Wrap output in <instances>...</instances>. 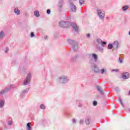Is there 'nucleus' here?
Instances as JSON below:
<instances>
[{
  "mask_svg": "<svg viewBox=\"0 0 130 130\" xmlns=\"http://www.w3.org/2000/svg\"><path fill=\"white\" fill-rule=\"evenodd\" d=\"M59 26L61 28H68V27L72 26L73 28L75 30L76 32H78V26H77L76 23L73 22L61 21L59 22Z\"/></svg>",
  "mask_w": 130,
  "mask_h": 130,
  "instance_id": "obj_1",
  "label": "nucleus"
},
{
  "mask_svg": "<svg viewBox=\"0 0 130 130\" xmlns=\"http://www.w3.org/2000/svg\"><path fill=\"white\" fill-rule=\"evenodd\" d=\"M96 47L98 48V49L99 50V51H103V47L105 46V45H106V42H103L102 41V40H101V39H98L96 40ZM99 45H102V46H100Z\"/></svg>",
  "mask_w": 130,
  "mask_h": 130,
  "instance_id": "obj_2",
  "label": "nucleus"
},
{
  "mask_svg": "<svg viewBox=\"0 0 130 130\" xmlns=\"http://www.w3.org/2000/svg\"><path fill=\"white\" fill-rule=\"evenodd\" d=\"M58 80L61 84H67L70 81V78L66 75H61L58 77Z\"/></svg>",
  "mask_w": 130,
  "mask_h": 130,
  "instance_id": "obj_3",
  "label": "nucleus"
},
{
  "mask_svg": "<svg viewBox=\"0 0 130 130\" xmlns=\"http://www.w3.org/2000/svg\"><path fill=\"white\" fill-rule=\"evenodd\" d=\"M14 88H16V86L14 85H10L9 86L7 87L5 89L0 91V96H3L4 94L8 93L11 89H14Z\"/></svg>",
  "mask_w": 130,
  "mask_h": 130,
  "instance_id": "obj_4",
  "label": "nucleus"
},
{
  "mask_svg": "<svg viewBox=\"0 0 130 130\" xmlns=\"http://www.w3.org/2000/svg\"><path fill=\"white\" fill-rule=\"evenodd\" d=\"M68 42L70 44H72L73 46V49L74 51H77L78 50V48H79V46L78 45V43L75 42L74 40L69 39L68 40Z\"/></svg>",
  "mask_w": 130,
  "mask_h": 130,
  "instance_id": "obj_5",
  "label": "nucleus"
},
{
  "mask_svg": "<svg viewBox=\"0 0 130 130\" xmlns=\"http://www.w3.org/2000/svg\"><path fill=\"white\" fill-rule=\"evenodd\" d=\"M98 16L101 20H102L105 17V12L103 11L100 9H98L96 10Z\"/></svg>",
  "mask_w": 130,
  "mask_h": 130,
  "instance_id": "obj_6",
  "label": "nucleus"
},
{
  "mask_svg": "<svg viewBox=\"0 0 130 130\" xmlns=\"http://www.w3.org/2000/svg\"><path fill=\"white\" fill-rule=\"evenodd\" d=\"M31 73H28L27 75L26 79L24 80L23 82V85H27L30 84V81H31Z\"/></svg>",
  "mask_w": 130,
  "mask_h": 130,
  "instance_id": "obj_7",
  "label": "nucleus"
},
{
  "mask_svg": "<svg viewBox=\"0 0 130 130\" xmlns=\"http://www.w3.org/2000/svg\"><path fill=\"white\" fill-rule=\"evenodd\" d=\"M91 67L92 70H93L94 73H99L100 72V70H99V68H98V67L95 64V63H93L91 64Z\"/></svg>",
  "mask_w": 130,
  "mask_h": 130,
  "instance_id": "obj_8",
  "label": "nucleus"
},
{
  "mask_svg": "<svg viewBox=\"0 0 130 130\" xmlns=\"http://www.w3.org/2000/svg\"><path fill=\"white\" fill-rule=\"evenodd\" d=\"M122 78L124 80H126V79H128L129 78V73L128 72H124L122 74Z\"/></svg>",
  "mask_w": 130,
  "mask_h": 130,
  "instance_id": "obj_9",
  "label": "nucleus"
},
{
  "mask_svg": "<svg viewBox=\"0 0 130 130\" xmlns=\"http://www.w3.org/2000/svg\"><path fill=\"white\" fill-rule=\"evenodd\" d=\"M13 12L15 14V15H17V16H19V15L21 14V10H19L18 8H15L14 9Z\"/></svg>",
  "mask_w": 130,
  "mask_h": 130,
  "instance_id": "obj_10",
  "label": "nucleus"
},
{
  "mask_svg": "<svg viewBox=\"0 0 130 130\" xmlns=\"http://www.w3.org/2000/svg\"><path fill=\"white\" fill-rule=\"evenodd\" d=\"M70 7L72 12H76V11H77V7H76V6H75L74 3H70Z\"/></svg>",
  "mask_w": 130,
  "mask_h": 130,
  "instance_id": "obj_11",
  "label": "nucleus"
},
{
  "mask_svg": "<svg viewBox=\"0 0 130 130\" xmlns=\"http://www.w3.org/2000/svg\"><path fill=\"white\" fill-rule=\"evenodd\" d=\"M91 57L94 59L95 62L98 61V56L95 53L91 54Z\"/></svg>",
  "mask_w": 130,
  "mask_h": 130,
  "instance_id": "obj_12",
  "label": "nucleus"
},
{
  "mask_svg": "<svg viewBox=\"0 0 130 130\" xmlns=\"http://www.w3.org/2000/svg\"><path fill=\"white\" fill-rule=\"evenodd\" d=\"M96 89L100 93V94H102V95H103L104 94V92H103V89L101 88L100 86H96Z\"/></svg>",
  "mask_w": 130,
  "mask_h": 130,
  "instance_id": "obj_13",
  "label": "nucleus"
},
{
  "mask_svg": "<svg viewBox=\"0 0 130 130\" xmlns=\"http://www.w3.org/2000/svg\"><path fill=\"white\" fill-rule=\"evenodd\" d=\"M118 45H119V44L118 43V41H115L113 43V46L114 48H116L117 49L118 48Z\"/></svg>",
  "mask_w": 130,
  "mask_h": 130,
  "instance_id": "obj_14",
  "label": "nucleus"
},
{
  "mask_svg": "<svg viewBox=\"0 0 130 130\" xmlns=\"http://www.w3.org/2000/svg\"><path fill=\"white\" fill-rule=\"evenodd\" d=\"M5 105V100H0V108H3Z\"/></svg>",
  "mask_w": 130,
  "mask_h": 130,
  "instance_id": "obj_15",
  "label": "nucleus"
},
{
  "mask_svg": "<svg viewBox=\"0 0 130 130\" xmlns=\"http://www.w3.org/2000/svg\"><path fill=\"white\" fill-rule=\"evenodd\" d=\"M91 118L89 117L85 119V123L86 124L89 125L90 123H91Z\"/></svg>",
  "mask_w": 130,
  "mask_h": 130,
  "instance_id": "obj_16",
  "label": "nucleus"
},
{
  "mask_svg": "<svg viewBox=\"0 0 130 130\" xmlns=\"http://www.w3.org/2000/svg\"><path fill=\"white\" fill-rule=\"evenodd\" d=\"M62 5H63V0H60L58 5V7L60 9L62 7Z\"/></svg>",
  "mask_w": 130,
  "mask_h": 130,
  "instance_id": "obj_17",
  "label": "nucleus"
},
{
  "mask_svg": "<svg viewBox=\"0 0 130 130\" xmlns=\"http://www.w3.org/2000/svg\"><path fill=\"white\" fill-rule=\"evenodd\" d=\"M100 72H101V73L102 74V75H104V74H106V73H107L106 69L102 68L100 70Z\"/></svg>",
  "mask_w": 130,
  "mask_h": 130,
  "instance_id": "obj_18",
  "label": "nucleus"
},
{
  "mask_svg": "<svg viewBox=\"0 0 130 130\" xmlns=\"http://www.w3.org/2000/svg\"><path fill=\"white\" fill-rule=\"evenodd\" d=\"M122 10L123 12H125V11H127V10H128V6L126 5V6H123L122 8Z\"/></svg>",
  "mask_w": 130,
  "mask_h": 130,
  "instance_id": "obj_19",
  "label": "nucleus"
},
{
  "mask_svg": "<svg viewBox=\"0 0 130 130\" xmlns=\"http://www.w3.org/2000/svg\"><path fill=\"white\" fill-rule=\"evenodd\" d=\"M4 37H5V32L3 31H1L0 32V39L4 38Z\"/></svg>",
  "mask_w": 130,
  "mask_h": 130,
  "instance_id": "obj_20",
  "label": "nucleus"
},
{
  "mask_svg": "<svg viewBox=\"0 0 130 130\" xmlns=\"http://www.w3.org/2000/svg\"><path fill=\"white\" fill-rule=\"evenodd\" d=\"M34 15L35 16V17H39V16H40V14H39V11H35L34 12Z\"/></svg>",
  "mask_w": 130,
  "mask_h": 130,
  "instance_id": "obj_21",
  "label": "nucleus"
},
{
  "mask_svg": "<svg viewBox=\"0 0 130 130\" xmlns=\"http://www.w3.org/2000/svg\"><path fill=\"white\" fill-rule=\"evenodd\" d=\"M108 49H112V48H113V44H109V45H108Z\"/></svg>",
  "mask_w": 130,
  "mask_h": 130,
  "instance_id": "obj_22",
  "label": "nucleus"
},
{
  "mask_svg": "<svg viewBox=\"0 0 130 130\" xmlns=\"http://www.w3.org/2000/svg\"><path fill=\"white\" fill-rule=\"evenodd\" d=\"M27 130H31V123H28L27 124Z\"/></svg>",
  "mask_w": 130,
  "mask_h": 130,
  "instance_id": "obj_23",
  "label": "nucleus"
},
{
  "mask_svg": "<svg viewBox=\"0 0 130 130\" xmlns=\"http://www.w3.org/2000/svg\"><path fill=\"white\" fill-rule=\"evenodd\" d=\"M40 108H41V109H43V110L45 109V108H46L45 105H44L43 104L40 105Z\"/></svg>",
  "mask_w": 130,
  "mask_h": 130,
  "instance_id": "obj_24",
  "label": "nucleus"
},
{
  "mask_svg": "<svg viewBox=\"0 0 130 130\" xmlns=\"http://www.w3.org/2000/svg\"><path fill=\"white\" fill-rule=\"evenodd\" d=\"M80 5H84L85 4V0H79Z\"/></svg>",
  "mask_w": 130,
  "mask_h": 130,
  "instance_id": "obj_25",
  "label": "nucleus"
},
{
  "mask_svg": "<svg viewBox=\"0 0 130 130\" xmlns=\"http://www.w3.org/2000/svg\"><path fill=\"white\" fill-rule=\"evenodd\" d=\"M29 92V88H26L22 91V93H28Z\"/></svg>",
  "mask_w": 130,
  "mask_h": 130,
  "instance_id": "obj_26",
  "label": "nucleus"
},
{
  "mask_svg": "<svg viewBox=\"0 0 130 130\" xmlns=\"http://www.w3.org/2000/svg\"><path fill=\"white\" fill-rule=\"evenodd\" d=\"M119 101L120 103V104L122 105V106H123V103H122V100H121V99L119 98Z\"/></svg>",
  "mask_w": 130,
  "mask_h": 130,
  "instance_id": "obj_27",
  "label": "nucleus"
},
{
  "mask_svg": "<svg viewBox=\"0 0 130 130\" xmlns=\"http://www.w3.org/2000/svg\"><path fill=\"white\" fill-rule=\"evenodd\" d=\"M79 123L80 124H83V123H84V119H80L79 121Z\"/></svg>",
  "mask_w": 130,
  "mask_h": 130,
  "instance_id": "obj_28",
  "label": "nucleus"
},
{
  "mask_svg": "<svg viewBox=\"0 0 130 130\" xmlns=\"http://www.w3.org/2000/svg\"><path fill=\"white\" fill-rule=\"evenodd\" d=\"M97 104H98L97 101H94L93 102V105L94 106H96Z\"/></svg>",
  "mask_w": 130,
  "mask_h": 130,
  "instance_id": "obj_29",
  "label": "nucleus"
},
{
  "mask_svg": "<svg viewBox=\"0 0 130 130\" xmlns=\"http://www.w3.org/2000/svg\"><path fill=\"white\" fill-rule=\"evenodd\" d=\"M72 122L73 123L76 124V122H77V120H76V119H73Z\"/></svg>",
  "mask_w": 130,
  "mask_h": 130,
  "instance_id": "obj_30",
  "label": "nucleus"
},
{
  "mask_svg": "<svg viewBox=\"0 0 130 130\" xmlns=\"http://www.w3.org/2000/svg\"><path fill=\"white\" fill-rule=\"evenodd\" d=\"M119 61L120 63H122L123 61H122V59H121V58H119Z\"/></svg>",
  "mask_w": 130,
  "mask_h": 130,
  "instance_id": "obj_31",
  "label": "nucleus"
},
{
  "mask_svg": "<svg viewBox=\"0 0 130 130\" xmlns=\"http://www.w3.org/2000/svg\"><path fill=\"white\" fill-rule=\"evenodd\" d=\"M30 37H31V38L34 37V32H31Z\"/></svg>",
  "mask_w": 130,
  "mask_h": 130,
  "instance_id": "obj_32",
  "label": "nucleus"
},
{
  "mask_svg": "<svg viewBox=\"0 0 130 130\" xmlns=\"http://www.w3.org/2000/svg\"><path fill=\"white\" fill-rule=\"evenodd\" d=\"M47 14H48V15H49V14H50V10L48 9L47 10Z\"/></svg>",
  "mask_w": 130,
  "mask_h": 130,
  "instance_id": "obj_33",
  "label": "nucleus"
},
{
  "mask_svg": "<svg viewBox=\"0 0 130 130\" xmlns=\"http://www.w3.org/2000/svg\"><path fill=\"white\" fill-rule=\"evenodd\" d=\"M12 121H8V124L9 125H12Z\"/></svg>",
  "mask_w": 130,
  "mask_h": 130,
  "instance_id": "obj_34",
  "label": "nucleus"
},
{
  "mask_svg": "<svg viewBox=\"0 0 130 130\" xmlns=\"http://www.w3.org/2000/svg\"><path fill=\"white\" fill-rule=\"evenodd\" d=\"M90 36H91V35H90V34H88L87 35H86V37L87 38H90Z\"/></svg>",
  "mask_w": 130,
  "mask_h": 130,
  "instance_id": "obj_35",
  "label": "nucleus"
},
{
  "mask_svg": "<svg viewBox=\"0 0 130 130\" xmlns=\"http://www.w3.org/2000/svg\"><path fill=\"white\" fill-rule=\"evenodd\" d=\"M9 51V48H6L5 53H7Z\"/></svg>",
  "mask_w": 130,
  "mask_h": 130,
  "instance_id": "obj_36",
  "label": "nucleus"
},
{
  "mask_svg": "<svg viewBox=\"0 0 130 130\" xmlns=\"http://www.w3.org/2000/svg\"><path fill=\"white\" fill-rule=\"evenodd\" d=\"M115 90L117 91V92H118V91H119V88H118V87H116L115 88Z\"/></svg>",
  "mask_w": 130,
  "mask_h": 130,
  "instance_id": "obj_37",
  "label": "nucleus"
},
{
  "mask_svg": "<svg viewBox=\"0 0 130 130\" xmlns=\"http://www.w3.org/2000/svg\"><path fill=\"white\" fill-rule=\"evenodd\" d=\"M77 57H78V56H76L75 57L73 58L72 59V60H75L76 59V58H77Z\"/></svg>",
  "mask_w": 130,
  "mask_h": 130,
  "instance_id": "obj_38",
  "label": "nucleus"
},
{
  "mask_svg": "<svg viewBox=\"0 0 130 130\" xmlns=\"http://www.w3.org/2000/svg\"><path fill=\"white\" fill-rule=\"evenodd\" d=\"M112 72H118V70H114V69H113V70H112Z\"/></svg>",
  "mask_w": 130,
  "mask_h": 130,
  "instance_id": "obj_39",
  "label": "nucleus"
},
{
  "mask_svg": "<svg viewBox=\"0 0 130 130\" xmlns=\"http://www.w3.org/2000/svg\"><path fill=\"white\" fill-rule=\"evenodd\" d=\"M48 38V37L47 36H46L44 37L45 39H47Z\"/></svg>",
  "mask_w": 130,
  "mask_h": 130,
  "instance_id": "obj_40",
  "label": "nucleus"
},
{
  "mask_svg": "<svg viewBox=\"0 0 130 130\" xmlns=\"http://www.w3.org/2000/svg\"><path fill=\"white\" fill-rule=\"evenodd\" d=\"M78 107H82V104H79V105H78Z\"/></svg>",
  "mask_w": 130,
  "mask_h": 130,
  "instance_id": "obj_41",
  "label": "nucleus"
},
{
  "mask_svg": "<svg viewBox=\"0 0 130 130\" xmlns=\"http://www.w3.org/2000/svg\"><path fill=\"white\" fill-rule=\"evenodd\" d=\"M128 95H130V90L129 91Z\"/></svg>",
  "mask_w": 130,
  "mask_h": 130,
  "instance_id": "obj_42",
  "label": "nucleus"
},
{
  "mask_svg": "<svg viewBox=\"0 0 130 130\" xmlns=\"http://www.w3.org/2000/svg\"><path fill=\"white\" fill-rule=\"evenodd\" d=\"M128 35H130V30H129V31L128 32Z\"/></svg>",
  "mask_w": 130,
  "mask_h": 130,
  "instance_id": "obj_43",
  "label": "nucleus"
},
{
  "mask_svg": "<svg viewBox=\"0 0 130 130\" xmlns=\"http://www.w3.org/2000/svg\"><path fill=\"white\" fill-rule=\"evenodd\" d=\"M129 110L130 111V109Z\"/></svg>",
  "mask_w": 130,
  "mask_h": 130,
  "instance_id": "obj_44",
  "label": "nucleus"
},
{
  "mask_svg": "<svg viewBox=\"0 0 130 130\" xmlns=\"http://www.w3.org/2000/svg\"><path fill=\"white\" fill-rule=\"evenodd\" d=\"M0 1H2V0H0Z\"/></svg>",
  "mask_w": 130,
  "mask_h": 130,
  "instance_id": "obj_45",
  "label": "nucleus"
}]
</instances>
